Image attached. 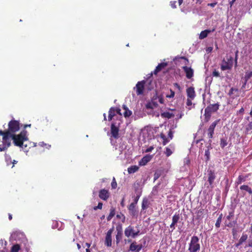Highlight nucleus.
<instances>
[{
  "label": "nucleus",
  "instance_id": "1",
  "mask_svg": "<svg viewBox=\"0 0 252 252\" xmlns=\"http://www.w3.org/2000/svg\"><path fill=\"white\" fill-rule=\"evenodd\" d=\"M8 129L3 131L0 130V135L2 136V144H0V151H4L10 146V137L20 129V123L18 121L12 120L8 123Z\"/></svg>",
  "mask_w": 252,
  "mask_h": 252
},
{
  "label": "nucleus",
  "instance_id": "2",
  "mask_svg": "<svg viewBox=\"0 0 252 252\" xmlns=\"http://www.w3.org/2000/svg\"><path fill=\"white\" fill-rule=\"evenodd\" d=\"M11 139L13 140V143L15 146L21 147L27 151L26 149L27 145V144H24V143L28 140L27 131L26 130H22L18 134H15L12 135L10 137V141Z\"/></svg>",
  "mask_w": 252,
  "mask_h": 252
},
{
  "label": "nucleus",
  "instance_id": "3",
  "mask_svg": "<svg viewBox=\"0 0 252 252\" xmlns=\"http://www.w3.org/2000/svg\"><path fill=\"white\" fill-rule=\"evenodd\" d=\"M220 104L219 103L210 104L205 109V120L208 122L210 119L211 114L212 113L217 112L219 109Z\"/></svg>",
  "mask_w": 252,
  "mask_h": 252
},
{
  "label": "nucleus",
  "instance_id": "4",
  "mask_svg": "<svg viewBox=\"0 0 252 252\" xmlns=\"http://www.w3.org/2000/svg\"><path fill=\"white\" fill-rule=\"evenodd\" d=\"M199 240L198 237L196 236H193L191 237L188 249L189 252H197L200 250V245L199 243Z\"/></svg>",
  "mask_w": 252,
  "mask_h": 252
},
{
  "label": "nucleus",
  "instance_id": "5",
  "mask_svg": "<svg viewBox=\"0 0 252 252\" xmlns=\"http://www.w3.org/2000/svg\"><path fill=\"white\" fill-rule=\"evenodd\" d=\"M234 216V212L233 211L229 212L228 215L226 217V220L224 223L226 226L230 228L234 227L236 223V220H233Z\"/></svg>",
  "mask_w": 252,
  "mask_h": 252
},
{
  "label": "nucleus",
  "instance_id": "6",
  "mask_svg": "<svg viewBox=\"0 0 252 252\" xmlns=\"http://www.w3.org/2000/svg\"><path fill=\"white\" fill-rule=\"evenodd\" d=\"M139 230L135 231L133 227L131 225L126 227L125 230V235L127 237L131 236L134 238L139 235Z\"/></svg>",
  "mask_w": 252,
  "mask_h": 252
},
{
  "label": "nucleus",
  "instance_id": "7",
  "mask_svg": "<svg viewBox=\"0 0 252 252\" xmlns=\"http://www.w3.org/2000/svg\"><path fill=\"white\" fill-rule=\"evenodd\" d=\"M120 123H112L111 125V134L112 136L115 139H118L119 138V131L120 128Z\"/></svg>",
  "mask_w": 252,
  "mask_h": 252
},
{
  "label": "nucleus",
  "instance_id": "8",
  "mask_svg": "<svg viewBox=\"0 0 252 252\" xmlns=\"http://www.w3.org/2000/svg\"><path fill=\"white\" fill-rule=\"evenodd\" d=\"M220 120H217L211 124L207 129V134L209 138H212L214 133V129L216 126L219 123Z\"/></svg>",
  "mask_w": 252,
  "mask_h": 252
},
{
  "label": "nucleus",
  "instance_id": "9",
  "mask_svg": "<svg viewBox=\"0 0 252 252\" xmlns=\"http://www.w3.org/2000/svg\"><path fill=\"white\" fill-rule=\"evenodd\" d=\"M114 227L113 226L110 228L107 232L105 239V244L107 247H111L112 245V237L111 235L114 231Z\"/></svg>",
  "mask_w": 252,
  "mask_h": 252
},
{
  "label": "nucleus",
  "instance_id": "10",
  "mask_svg": "<svg viewBox=\"0 0 252 252\" xmlns=\"http://www.w3.org/2000/svg\"><path fill=\"white\" fill-rule=\"evenodd\" d=\"M145 81L144 80L138 82L136 85V92L137 95L142 94L144 93Z\"/></svg>",
  "mask_w": 252,
  "mask_h": 252
},
{
  "label": "nucleus",
  "instance_id": "11",
  "mask_svg": "<svg viewBox=\"0 0 252 252\" xmlns=\"http://www.w3.org/2000/svg\"><path fill=\"white\" fill-rule=\"evenodd\" d=\"M208 175V181L211 188L213 187V184L216 178V173L215 171L212 170H208L207 171Z\"/></svg>",
  "mask_w": 252,
  "mask_h": 252
},
{
  "label": "nucleus",
  "instance_id": "12",
  "mask_svg": "<svg viewBox=\"0 0 252 252\" xmlns=\"http://www.w3.org/2000/svg\"><path fill=\"white\" fill-rule=\"evenodd\" d=\"M117 234L116 235V242L118 244L122 239L123 237V229L121 224L118 225L116 227Z\"/></svg>",
  "mask_w": 252,
  "mask_h": 252
},
{
  "label": "nucleus",
  "instance_id": "13",
  "mask_svg": "<svg viewBox=\"0 0 252 252\" xmlns=\"http://www.w3.org/2000/svg\"><path fill=\"white\" fill-rule=\"evenodd\" d=\"M98 196L101 199L106 201L110 197V192L108 190L101 189L99 191Z\"/></svg>",
  "mask_w": 252,
  "mask_h": 252
},
{
  "label": "nucleus",
  "instance_id": "14",
  "mask_svg": "<svg viewBox=\"0 0 252 252\" xmlns=\"http://www.w3.org/2000/svg\"><path fill=\"white\" fill-rule=\"evenodd\" d=\"M232 61L233 58L232 57L230 58V60H228L227 62L223 60L222 63L221 64V69L222 70H225L231 69L232 66Z\"/></svg>",
  "mask_w": 252,
  "mask_h": 252
},
{
  "label": "nucleus",
  "instance_id": "15",
  "mask_svg": "<svg viewBox=\"0 0 252 252\" xmlns=\"http://www.w3.org/2000/svg\"><path fill=\"white\" fill-rule=\"evenodd\" d=\"M183 69L185 72L186 77L188 79H190L193 77V70L190 67L184 66L183 67Z\"/></svg>",
  "mask_w": 252,
  "mask_h": 252
},
{
  "label": "nucleus",
  "instance_id": "16",
  "mask_svg": "<svg viewBox=\"0 0 252 252\" xmlns=\"http://www.w3.org/2000/svg\"><path fill=\"white\" fill-rule=\"evenodd\" d=\"M157 99V96H153L151 101L148 102L146 104V108L148 109H153L158 106V104L157 102L154 101L155 99Z\"/></svg>",
  "mask_w": 252,
  "mask_h": 252
},
{
  "label": "nucleus",
  "instance_id": "17",
  "mask_svg": "<svg viewBox=\"0 0 252 252\" xmlns=\"http://www.w3.org/2000/svg\"><path fill=\"white\" fill-rule=\"evenodd\" d=\"M153 156L150 155H147L145 156L139 162L140 166L145 165L148 162H149L152 158Z\"/></svg>",
  "mask_w": 252,
  "mask_h": 252
},
{
  "label": "nucleus",
  "instance_id": "18",
  "mask_svg": "<svg viewBox=\"0 0 252 252\" xmlns=\"http://www.w3.org/2000/svg\"><path fill=\"white\" fill-rule=\"evenodd\" d=\"M187 95L188 98H190L191 99H194L196 96L195 92L194 90V88L192 87H190L187 88L186 90Z\"/></svg>",
  "mask_w": 252,
  "mask_h": 252
},
{
  "label": "nucleus",
  "instance_id": "19",
  "mask_svg": "<svg viewBox=\"0 0 252 252\" xmlns=\"http://www.w3.org/2000/svg\"><path fill=\"white\" fill-rule=\"evenodd\" d=\"M142 249V245H136V243L135 242H132L129 247V250L134 252L135 251H136L137 252H139V251Z\"/></svg>",
  "mask_w": 252,
  "mask_h": 252
},
{
  "label": "nucleus",
  "instance_id": "20",
  "mask_svg": "<svg viewBox=\"0 0 252 252\" xmlns=\"http://www.w3.org/2000/svg\"><path fill=\"white\" fill-rule=\"evenodd\" d=\"M251 175V173L247 174L245 176L242 175H239L236 181V184L239 185L241 184L242 182H245L247 178H248Z\"/></svg>",
  "mask_w": 252,
  "mask_h": 252
},
{
  "label": "nucleus",
  "instance_id": "21",
  "mask_svg": "<svg viewBox=\"0 0 252 252\" xmlns=\"http://www.w3.org/2000/svg\"><path fill=\"white\" fill-rule=\"evenodd\" d=\"M215 29H213L212 30H205L204 31H202L199 34V39H203L206 38L208 36V35L209 33L215 31Z\"/></svg>",
  "mask_w": 252,
  "mask_h": 252
},
{
  "label": "nucleus",
  "instance_id": "22",
  "mask_svg": "<svg viewBox=\"0 0 252 252\" xmlns=\"http://www.w3.org/2000/svg\"><path fill=\"white\" fill-rule=\"evenodd\" d=\"M136 205L131 203L128 207V210L131 216L134 217L137 214V212L135 209Z\"/></svg>",
  "mask_w": 252,
  "mask_h": 252
},
{
  "label": "nucleus",
  "instance_id": "23",
  "mask_svg": "<svg viewBox=\"0 0 252 252\" xmlns=\"http://www.w3.org/2000/svg\"><path fill=\"white\" fill-rule=\"evenodd\" d=\"M167 65L166 63H159L155 69L154 73L155 74H157L158 72L160 71L162 69L164 68Z\"/></svg>",
  "mask_w": 252,
  "mask_h": 252
},
{
  "label": "nucleus",
  "instance_id": "24",
  "mask_svg": "<svg viewBox=\"0 0 252 252\" xmlns=\"http://www.w3.org/2000/svg\"><path fill=\"white\" fill-rule=\"evenodd\" d=\"M228 95L232 96L233 98L239 96L238 89L236 88H231L229 91Z\"/></svg>",
  "mask_w": 252,
  "mask_h": 252
},
{
  "label": "nucleus",
  "instance_id": "25",
  "mask_svg": "<svg viewBox=\"0 0 252 252\" xmlns=\"http://www.w3.org/2000/svg\"><path fill=\"white\" fill-rule=\"evenodd\" d=\"M116 209L114 207H111L110 209V213L108 216L107 217L108 221H110L112 218L115 215Z\"/></svg>",
  "mask_w": 252,
  "mask_h": 252
},
{
  "label": "nucleus",
  "instance_id": "26",
  "mask_svg": "<svg viewBox=\"0 0 252 252\" xmlns=\"http://www.w3.org/2000/svg\"><path fill=\"white\" fill-rule=\"evenodd\" d=\"M149 205V201L147 198H144L142 203V209L144 210L147 209Z\"/></svg>",
  "mask_w": 252,
  "mask_h": 252
},
{
  "label": "nucleus",
  "instance_id": "27",
  "mask_svg": "<svg viewBox=\"0 0 252 252\" xmlns=\"http://www.w3.org/2000/svg\"><path fill=\"white\" fill-rule=\"evenodd\" d=\"M139 169V167L136 165H132L130 166L127 169V171L129 174H132L136 172Z\"/></svg>",
  "mask_w": 252,
  "mask_h": 252
},
{
  "label": "nucleus",
  "instance_id": "28",
  "mask_svg": "<svg viewBox=\"0 0 252 252\" xmlns=\"http://www.w3.org/2000/svg\"><path fill=\"white\" fill-rule=\"evenodd\" d=\"M123 109L125 110L124 113L125 117H129L132 114V112L129 110L126 105H123Z\"/></svg>",
  "mask_w": 252,
  "mask_h": 252
},
{
  "label": "nucleus",
  "instance_id": "29",
  "mask_svg": "<svg viewBox=\"0 0 252 252\" xmlns=\"http://www.w3.org/2000/svg\"><path fill=\"white\" fill-rule=\"evenodd\" d=\"M204 212V210L203 209H200L198 210L196 214V219L197 220H201L203 218V215Z\"/></svg>",
  "mask_w": 252,
  "mask_h": 252
},
{
  "label": "nucleus",
  "instance_id": "30",
  "mask_svg": "<svg viewBox=\"0 0 252 252\" xmlns=\"http://www.w3.org/2000/svg\"><path fill=\"white\" fill-rule=\"evenodd\" d=\"M241 190H244L248 192L250 194H252V189L248 185H242L240 187Z\"/></svg>",
  "mask_w": 252,
  "mask_h": 252
},
{
  "label": "nucleus",
  "instance_id": "31",
  "mask_svg": "<svg viewBox=\"0 0 252 252\" xmlns=\"http://www.w3.org/2000/svg\"><path fill=\"white\" fill-rule=\"evenodd\" d=\"M161 115L162 117L168 119L172 118L174 116V115L173 113H171L169 112H164L161 113Z\"/></svg>",
  "mask_w": 252,
  "mask_h": 252
},
{
  "label": "nucleus",
  "instance_id": "32",
  "mask_svg": "<svg viewBox=\"0 0 252 252\" xmlns=\"http://www.w3.org/2000/svg\"><path fill=\"white\" fill-rule=\"evenodd\" d=\"M252 77V71H246L245 72V76L243 79L246 80V81H248V80Z\"/></svg>",
  "mask_w": 252,
  "mask_h": 252
},
{
  "label": "nucleus",
  "instance_id": "33",
  "mask_svg": "<svg viewBox=\"0 0 252 252\" xmlns=\"http://www.w3.org/2000/svg\"><path fill=\"white\" fill-rule=\"evenodd\" d=\"M222 214H221L219 216L218 218L217 219L216 222L215 223V226L217 228H219L220 227V223H221V220H222Z\"/></svg>",
  "mask_w": 252,
  "mask_h": 252
},
{
  "label": "nucleus",
  "instance_id": "34",
  "mask_svg": "<svg viewBox=\"0 0 252 252\" xmlns=\"http://www.w3.org/2000/svg\"><path fill=\"white\" fill-rule=\"evenodd\" d=\"M20 250V246L19 244L14 245L11 249V252H18Z\"/></svg>",
  "mask_w": 252,
  "mask_h": 252
},
{
  "label": "nucleus",
  "instance_id": "35",
  "mask_svg": "<svg viewBox=\"0 0 252 252\" xmlns=\"http://www.w3.org/2000/svg\"><path fill=\"white\" fill-rule=\"evenodd\" d=\"M227 145V139L221 138L220 139V146L221 148H224Z\"/></svg>",
  "mask_w": 252,
  "mask_h": 252
},
{
  "label": "nucleus",
  "instance_id": "36",
  "mask_svg": "<svg viewBox=\"0 0 252 252\" xmlns=\"http://www.w3.org/2000/svg\"><path fill=\"white\" fill-rule=\"evenodd\" d=\"M180 219L179 214H175L172 217V223L176 224Z\"/></svg>",
  "mask_w": 252,
  "mask_h": 252
},
{
  "label": "nucleus",
  "instance_id": "37",
  "mask_svg": "<svg viewBox=\"0 0 252 252\" xmlns=\"http://www.w3.org/2000/svg\"><path fill=\"white\" fill-rule=\"evenodd\" d=\"M117 219H121L122 222L123 223L125 222L126 221V217L122 213H120V214H117L116 216Z\"/></svg>",
  "mask_w": 252,
  "mask_h": 252
},
{
  "label": "nucleus",
  "instance_id": "38",
  "mask_svg": "<svg viewBox=\"0 0 252 252\" xmlns=\"http://www.w3.org/2000/svg\"><path fill=\"white\" fill-rule=\"evenodd\" d=\"M248 239V235L246 234L243 233L242 236L239 240L240 244H242L243 242H245Z\"/></svg>",
  "mask_w": 252,
  "mask_h": 252
},
{
  "label": "nucleus",
  "instance_id": "39",
  "mask_svg": "<svg viewBox=\"0 0 252 252\" xmlns=\"http://www.w3.org/2000/svg\"><path fill=\"white\" fill-rule=\"evenodd\" d=\"M141 195V192H139L138 193H137L136 194V196L134 197V200H133V202L132 203H131L132 204H134L135 205H136L138 200H139V199Z\"/></svg>",
  "mask_w": 252,
  "mask_h": 252
},
{
  "label": "nucleus",
  "instance_id": "40",
  "mask_svg": "<svg viewBox=\"0 0 252 252\" xmlns=\"http://www.w3.org/2000/svg\"><path fill=\"white\" fill-rule=\"evenodd\" d=\"M160 137L163 139L162 144L165 145L169 142V140L166 138V136L163 134H160Z\"/></svg>",
  "mask_w": 252,
  "mask_h": 252
},
{
  "label": "nucleus",
  "instance_id": "41",
  "mask_svg": "<svg viewBox=\"0 0 252 252\" xmlns=\"http://www.w3.org/2000/svg\"><path fill=\"white\" fill-rule=\"evenodd\" d=\"M38 145L42 147H45L46 149H49L51 147V145L44 143V142H40L38 143Z\"/></svg>",
  "mask_w": 252,
  "mask_h": 252
},
{
  "label": "nucleus",
  "instance_id": "42",
  "mask_svg": "<svg viewBox=\"0 0 252 252\" xmlns=\"http://www.w3.org/2000/svg\"><path fill=\"white\" fill-rule=\"evenodd\" d=\"M173 153V152L171 149L168 147H166L165 149V154L166 157H168L171 156Z\"/></svg>",
  "mask_w": 252,
  "mask_h": 252
},
{
  "label": "nucleus",
  "instance_id": "43",
  "mask_svg": "<svg viewBox=\"0 0 252 252\" xmlns=\"http://www.w3.org/2000/svg\"><path fill=\"white\" fill-rule=\"evenodd\" d=\"M5 161L8 165H9L11 164V159L9 156L5 154Z\"/></svg>",
  "mask_w": 252,
  "mask_h": 252
},
{
  "label": "nucleus",
  "instance_id": "44",
  "mask_svg": "<svg viewBox=\"0 0 252 252\" xmlns=\"http://www.w3.org/2000/svg\"><path fill=\"white\" fill-rule=\"evenodd\" d=\"M246 131L247 132L251 131L252 132V122H250L246 126Z\"/></svg>",
  "mask_w": 252,
  "mask_h": 252
},
{
  "label": "nucleus",
  "instance_id": "45",
  "mask_svg": "<svg viewBox=\"0 0 252 252\" xmlns=\"http://www.w3.org/2000/svg\"><path fill=\"white\" fill-rule=\"evenodd\" d=\"M111 187L113 189H115L117 187V183L116 182V179L114 177H113L112 182L111 183Z\"/></svg>",
  "mask_w": 252,
  "mask_h": 252
},
{
  "label": "nucleus",
  "instance_id": "46",
  "mask_svg": "<svg viewBox=\"0 0 252 252\" xmlns=\"http://www.w3.org/2000/svg\"><path fill=\"white\" fill-rule=\"evenodd\" d=\"M109 114L112 115L113 117L116 115V111H115L114 107H111L109 110Z\"/></svg>",
  "mask_w": 252,
  "mask_h": 252
},
{
  "label": "nucleus",
  "instance_id": "47",
  "mask_svg": "<svg viewBox=\"0 0 252 252\" xmlns=\"http://www.w3.org/2000/svg\"><path fill=\"white\" fill-rule=\"evenodd\" d=\"M170 94H166V97L167 98H173L175 96V92L171 89H170Z\"/></svg>",
  "mask_w": 252,
  "mask_h": 252
},
{
  "label": "nucleus",
  "instance_id": "48",
  "mask_svg": "<svg viewBox=\"0 0 252 252\" xmlns=\"http://www.w3.org/2000/svg\"><path fill=\"white\" fill-rule=\"evenodd\" d=\"M193 99H191L190 98H187V102H186V104L188 106H190L192 105V100H193Z\"/></svg>",
  "mask_w": 252,
  "mask_h": 252
},
{
  "label": "nucleus",
  "instance_id": "49",
  "mask_svg": "<svg viewBox=\"0 0 252 252\" xmlns=\"http://www.w3.org/2000/svg\"><path fill=\"white\" fill-rule=\"evenodd\" d=\"M157 96V98L158 97V101L160 103H161V104L164 103V100L161 95H159L158 96Z\"/></svg>",
  "mask_w": 252,
  "mask_h": 252
},
{
  "label": "nucleus",
  "instance_id": "50",
  "mask_svg": "<svg viewBox=\"0 0 252 252\" xmlns=\"http://www.w3.org/2000/svg\"><path fill=\"white\" fill-rule=\"evenodd\" d=\"M212 75L213 76L216 77H220V73L219 72V71H217L216 70H214L213 71Z\"/></svg>",
  "mask_w": 252,
  "mask_h": 252
},
{
  "label": "nucleus",
  "instance_id": "51",
  "mask_svg": "<svg viewBox=\"0 0 252 252\" xmlns=\"http://www.w3.org/2000/svg\"><path fill=\"white\" fill-rule=\"evenodd\" d=\"M173 85L175 87H176L180 92L182 91V88L179 85V84L177 83H175L173 84Z\"/></svg>",
  "mask_w": 252,
  "mask_h": 252
},
{
  "label": "nucleus",
  "instance_id": "52",
  "mask_svg": "<svg viewBox=\"0 0 252 252\" xmlns=\"http://www.w3.org/2000/svg\"><path fill=\"white\" fill-rule=\"evenodd\" d=\"M115 111H116V114H118L120 115V116H122V114L121 113V109L120 108L118 107H114Z\"/></svg>",
  "mask_w": 252,
  "mask_h": 252
},
{
  "label": "nucleus",
  "instance_id": "53",
  "mask_svg": "<svg viewBox=\"0 0 252 252\" xmlns=\"http://www.w3.org/2000/svg\"><path fill=\"white\" fill-rule=\"evenodd\" d=\"M170 5L173 8H175L176 7V1H170Z\"/></svg>",
  "mask_w": 252,
  "mask_h": 252
},
{
  "label": "nucleus",
  "instance_id": "54",
  "mask_svg": "<svg viewBox=\"0 0 252 252\" xmlns=\"http://www.w3.org/2000/svg\"><path fill=\"white\" fill-rule=\"evenodd\" d=\"M153 149H154V147H153V146H150V147L148 148L145 150V152H146V153H149V152H151Z\"/></svg>",
  "mask_w": 252,
  "mask_h": 252
},
{
  "label": "nucleus",
  "instance_id": "55",
  "mask_svg": "<svg viewBox=\"0 0 252 252\" xmlns=\"http://www.w3.org/2000/svg\"><path fill=\"white\" fill-rule=\"evenodd\" d=\"M247 82L248 81H246V80H244V82L241 87V89L244 90L245 89Z\"/></svg>",
  "mask_w": 252,
  "mask_h": 252
},
{
  "label": "nucleus",
  "instance_id": "56",
  "mask_svg": "<svg viewBox=\"0 0 252 252\" xmlns=\"http://www.w3.org/2000/svg\"><path fill=\"white\" fill-rule=\"evenodd\" d=\"M252 247V239L249 240L248 244L245 247Z\"/></svg>",
  "mask_w": 252,
  "mask_h": 252
},
{
  "label": "nucleus",
  "instance_id": "57",
  "mask_svg": "<svg viewBox=\"0 0 252 252\" xmlns=\"http://www.w3.org/2000/svg\"><path fill=\"white\" fill-rule=\"evenodd\" d=\"M180 59L185 60L186 61V64H187L189 63V60L186 57H185V56L181 57Z\"/></svg>",
  "mask_w": 252,
  "mask_h": 252
},
{
  "label": "nucleus",
  "instance_id": "58",
  "mask_svg": "<svg viewBox=\"0 0 252 252\" xmlns=\"http://www.w3.org/2000/svg\"><path fill=\"white\" fill-rule=\"evenodd\" d=\"M102 205H103V204H102V202H99L98 203L97 207L98 208V209L101 210L102 209Z\"/></svg>",
  "mask_w": 252,
  "mask_h": 252
},
{
  "label": "nucleus",
  "instance_id": "59",
  "mask_svg": "<svg viewBox=\"0 0 252 252\" xmlns=\"http://www.w3.org/2000/svg\"><path fill=\"white\" fill-rule=\"evenodd\" d=\"M175 224H176L175 223H172V222L170 224V227L172 229V231H173V230L175 229Z\"/></svg>",
  "mask_w": 252,
  "mask_h": 252
},
{
  "label": "nucleus",
  "instance_id": "60",
  "mask_svg": "<svg viewBox=\"0 0 252 252\" xmlns=\"http://www.w3.org/2000/svg\"><path fill=\"white\" fill-rule=\"evenodd\" d=\"M217 2H214V3H208V6H210L212 7H214L215 6V5L217 4Z\"/></svg>",
  "mask_w": 252,
  "mask_h": 252
},
{
  "label": "nucleus",
  "instance_id": "61",
  "mask_svg": "<svg viewBox=\"0 0 252 252\" xmlns=\"http://www.w3.org/2000/svg\"><path fill=\"white\" fill-rule=\"evenodd\" d=\"M244 112V109L243 107H242L238 112L237 113H240L243 114Z\"/></svg>",
  "mask_w": 252,
  "mask_h": 252
},
{
  "label": "nucleus",
  "instance_id": "62",
  "mask_svg": "<svg viewBox=\"0 0 252 252\" xmlns=\"http://www.w3.org/2000/svg\"><path fill=\"white\" fill-rule=\"evenodd\" d=\"M124 201H125V198L124 197L122 199L121 202V205L122 206V207H124L125 206V203H124Z\"/></svg>",
  "mask_w": 252,
  "mask_h": 252
},
{
  "label": "nucleus",
  "instance_id": "63",
  "mask_svg": "<svg viewBox=\"0 0 252 252\" xmlns=\"http://www.w3.org/2000/svg\"><path fill=\"white\" fill-rule=\"evenodd\" d=\"M168 136L170 138V139H171L173 137V134L171 132V131H170L168 133Z\"/></svg>",
  "mask_w": 252,
  "mask_h": 252
},
{
  "label": "nucleus",
  "instance_id": "64",
  "mask_svg": "<svg viewBox=\"0 0 252 252\" xmlns=\"http://www.w3.org/2000/svg\"><path fill=\"white\" fill-rule=\"evenodd\" d=\"M86 252H93L92 248H91V249H86Z\"/></svg>",
  "mask_w": 252,
  "mask_h": 252
}]
</instances>
